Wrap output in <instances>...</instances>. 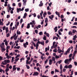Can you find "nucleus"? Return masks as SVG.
Listing matches in <instances>:
<instances>
[{"label": "nucleus", "instance_id": "1", "mask_svg": "<svg viewBox=\"0 0 77 77\" xmlns=\"http://www.w3.org/2000/svg\"><path fill=\"white\" fill-rule=\"evenodd\" d=\"M72 60V58H69V59H66L65 61V63H67V65H68L69 63V62H70V61H71Z\"/></svg>", "mask_w": 77, "mask_h": 77}, {"label": "nucleus", "instance_id": "2", "mask_svg": "<svg viewBox=\"0 0 77 77\" xmlns=\"http://www.w3.org/2000/svg\"><path fill=\"white\" fill-rule=\"evenodd\" d=\"M49 18L50 19V20H51L52 21L53 20V18H54V15H51V16H49Z\"/></svg>", "mask_w": 77, "mask_h": 77}, {"label": "nucleus", "instance_id": "3", "mask_svg": "<svg viewBox=\"0 0 77 77\" xmlns=\"http://www.w3.org/2000/svg\"><path fill=\"white\" fill-rule=\"evenodd\" d=\"M4 62L6 64L8 63H10V60H4Z\"/></svg>", "mask_w": 77, "mask_h": 77}, {"label": "nucleus", "instance_id": "4", "mask_svg": "<svg viewBox=\"0 0 77 77\" xmlns=\"http://www.w3.org/2000/svg\"><path fill=\"white\" fill-rule=\"evenodd\" d=\"M33 75L34 76H35L36 75H38V72H34V73L33 74Z\"/></svg>", "mask_w": 77, "mask_h": 77}, {"label": "nucleus", "instance_id": "5", "mask_svg": "<svg viewBox=\"0 0 77 77\" xmlns=\"http://www.w3.org/2000/svg\"><path fill=\"white\" fill-rule=\"evenodd\" d=\"M31 61H29V60H26V64L27 65L28 64H29V65H30L31 63Z\"/></svg>", "mask_w": 77, "mask_h": 77}, {"label": "nucleus", "instance_id": "6", "mask_svg": "<svg viewBox=\"0 0 77 77\" xmlns=\"http://www.w3.org/2000/svg\"><path fill=\"white\" fill-rule=\"evenodd\" d=\"M15 66H16V65H14L13 66V71H16V70L17 69V68H15Z\"/></svg>", "mask_w": 77, "mask_h": 77}, {"label": "nucleus", "instance_id": "7", "mask_svg": "<svg viewBox=\"0 0 77 77\" xmlns=\"http://www.w3.org/2000/svg\"><path fill=\"white\" fill-rule=\"evenodd\" d=\"M27 13H25L24 14V15L23 17V18H26L27 17Z\"/></svg>", "mask_w": 77, "mask_h": 77}, {"label": "nucleus", "instance_id": "8", "mask_svg": "<svg viewBox=\"0 0 77 77\" xmlns=\"http://www.w3.org/2000/svg\"><path fill=\"white\" fill-rule=\"evenodd\" d=\"M53 63V60L51 59H50L49 60V65H51Z\"/></svg>", "mask_w": 77, "mask_h": 77}, {"label": "nucleus", "instance_id": "9", "mask_svg": "<svg viewBox=\"0 0 77 77\" xmlns=\"http://www.w3.org/2000/svg\"><path fill=\"white\" fill-rule=\"evenodd\" d=\"M9 71V69L8 67H7L5 69V72H8V71Z\"/></svg>", "mask_w": 77, "mask_h": 77}, {"label": "nucleus", "instance_id": "10", "mask_svg": "<svg viewBox=\"0 0 77 77\" xmlns=\"http://www.w3.org/2000/svg\"><path fill=\"white\" fill-rule=\"evenodd\" d=\"M17 35H20L21 32H20V31H19V30H18L17 31Z\"/></svg>", "mask_w": 77, "mask_h": 77}, {"label": "nucleus", "instance_id": "11", "mask_svg": "<svg viewBox=\"0 0 77 77\" xmlns=\"http://www.w3.org/2000/svg\"><path fill=\"white\" fill-rule=\"evenodd\" d=\"M21 11V8H17V12L18 13H19V12Z\"/></svg>", "mask_w": 77, "mask_h": 77}, {"label": "nucleus", "instance_id": "12", "mask_svg": "<svg viewBox=\"0 0 77 77\" xmlns=\"http://www.w3.org/2000/svg\"><path fill=\"white\" fill-rule=\"evenodd\" d=\"M57 51L59 53H60L62 52V50L60 49H58L57 50Z\"/></svg>", "mask_w": 77, "mask_h": 77}, {"label": "nucleus", "instance_id": "13", "mask_svg": "<svg viewBox=\"0 0 77 77\" xmlns=\"http://www.w3.org/2000/svg\"><path fill=\"white\" fill-rule=\"evenodd\" d=\"M30 27V23H28L27 24V26L26 27L27 29H29Z\"/></svg>", "mask_w": 77, "mask_h": 77}, {"label": "nucleus", "instance_id": "14", "mask_svg": "<svg viewBox=\"0 0 77 77\" xmlns=\"http://www.w3.org/2000/svg\"><path fill=\"white\" fill-rule=\"evenodd\" d=\"M72 32L70 31L69 32V33H68V35H72Z\"/></svg>", "mask_w": 77, "mask_h": 77}, {"label": "nucleus", "instance_id": "15", "mask_svg": "<svg viewBox=\"0 0 77 77\" xmlns=\"http://www.w3.org/2000/svg\"><path fill=\"white\" fill-rule=\"evenodd\" d=\"M68 68H69V69L72 68V65L71 64H70L68 66Z\"/></svg>", "mask_w": 77, "mask_h": 77}, {"label": "nucleus", "instance_id": "16", "mask_svg": "<svg viewBox=\"0 0 77 77\" xmlns=\"http://www.w3.org/2000/svg\"><path fill=\"white\" fill-rule=\"evenodd\" d=\"M46 20H45V23H48V18H46Z\"/></svg>", "mask_w": 77, "mask_h": 77}, {"label": "nucleus", "instance_id": "17", "mask_svg": "<svg viewBox=\"0 0 77 77\" xmlns=\"http://www.w3.org/2000/svg\"><path fill=\"white\" fill-rule=\"evenodd\" d=\"M41 44L43 45V46H44V42L43 41V42H41Z\"/></svg>", "mask_w": 77, "mask_h": 77}, {"label": "nucleus", "instance_id": "18", "mask_svg": "<svg viewBox=\"0 0 77 77\" xmlns=\"http://www.w3.org/2000/svg\"><path fill=\"white\" fill-rule=\"evenodd\" d=\"M55 14L57 15H59V14H60L57 11L55 12Z\"/></svg>", "mask_w": 77, "mask_h": 77}, {"label": "nucleus", "instance_id": "19", "mask_svg": "<svg viewBox=\"0 0 77 77\" xmlns=\"http://www.w3.org/2000/svg\"><path fill=\"white\" fill-rule=\"evenodd\" d=\"M63 67H62V65L60 64V69H62Z\"/></svg>", "mask_w": 77, "mask_h": 77}, {"label": "nucleus", "instance_id": "20", "mask_svg": "<svg viewBox=\"0 0 77 77\" xmlns=\"http://www.w3.org/2000/svg\"><path fill=\"white\" fill-rule=\"evenodd\" d=\"M70 50H71V48H69L67 50V53H69Z\"/></svg>", "mask_w": 77, "mask_h": 77}, {"label": "nucleus", "instance_id": "21", "mask_svg": "<svg viewBox=\"0 0 77 77\" xmlns=\"http://www.w3.org/2000/svg\"><path fill=\"white\" fill-rule=\"evenodd\" d=\"M43 39H44V40H47V37L44 35V37L43 38Z\"/></svg>", "mask_w": 77, "mask_h": 77}, {"label": "nucleus", "instance_id": "22", "mask_svg": "<svg viewBox=\"0 0 77 77\" xmlns=\"http://www.w3.org/2000/svg\"><path fill=\"white\" fill-rule=\"evenodd\" d=\"M52 60L54 61H55V60H56L55 59V57H52Z\"/></svg>", "mask_w": 77, "mask_h": 77}, {"label": "nucleus", "instance_id": "23", "mask_svg": "<svg viewBox=\"0 0 77 77\" xmlns=\"http://www.w3.org/2000/svg\"><path fill=\"white\" fill-rule=\"evenodd\" d=\"M33 41L34 42H36V41H37V39H36V38L35 39V38H33Z\"/></svg>", "mask_w": 77, "mask_h": 77}, {"label": "nucleus", "instance_id": "24", "mask_svg": "<svg viewBox=\"0 0 77 77\" xmlns=\"http://www.w3.org/2000/svg\"><path fill=\"white\" fill-rule=\"evenodd\" d=\"M26 66L27 69H30V67L28 65H26Z\"/></svg>", "mask_w": 77, "mask_h": 77}, {"label": "nucleus", "instance_id": "25", "mask_svg": "<svg viewBox=\"0 0 77 77\" xmlns=\"http://www.w3.org/2000/svg\"><path fill=\"white\" fill-rule=\"evenodd\" d=\"M72 31L73 33H75V32H76V30H75L74 29H73Z\"/></svg>", "mask_w": 77, "mask_h": 77}, {"label": "nucleus", "instance_id": "26", "mask_svg": "<svg viewBox=\"0 0 77 77\" xmlns=\"http://www.w3.org/2000/svg\"><path fill=\"white\" fill-rule=\"evenodd\" d=\"M59 72V71L58 70H57L56 69H55V72Z\"/></svg>", "mask_w": 77, "mask_h": 77}, {"label": "nucleus", "instance_id": "27", "mask_svg": "<svg viewBox=\"0 0 77 77\" xmlns=\"http://www.w3.org/2000/svg\"><path fill=\"white\" fill-rule=\"evenodd\" d=\"M6 50V49H5L4 48H3V49H2V50L1 51L2 52H3L4 51H5Z\"/></svg>", "mask_w": 77, "mask_h": 77}, {"label": "nucleus", "instance_id": "28", "mask_svg": "<svg viewBox=\"0 0 77 77\" xmlns=\"http://www.w3.org/2000/svg\"><path fill=\"white\" fill-rule=\"evenodd\" d=\"M42 14H43V11H42V10H41V13L40 14L41 17H42Z\"/></svg>", "mask_w": 77, "mask_h": 77}, {"label": "nucleus", "instance_id": "29", "mask_svg": "<svg viewBox=\"0 0 77 77\" xmlns=\"http://www.w3.org/2000/svg\"><path fill=\"white\" fill-rule=\"evenodd\" d=\"M54 52H55V53H56L57 52V49H55L54 50H53Z\"/></svg>", "mask_w": 77, "mask_h": 77}, {"label": "nucleus", "instance_id": "30", "mask_svg": "<svg viewBox=\"0 0 77 77\" xmlns=\"http://www.w3.org/2000/svg\"><path fill=\"white\" fill-rule=\"evenodd\" d=\"M76 53H77V51L75 50L74 51V52H73V54H76Z\"/></svg>", "mask_w": 77, "mask_h": 77}, {"label": "nucleus", "instance_id": "31", "mask_svg": "<svg viewBox=\"0 0 77 77\" xmlns=\"http://www.w3.org/2000/svg\"><path fill=\"white\" fill-rule=\"evenodd\" d=\"M32 24H33L35 25V20H32Z\"/></svg>", "mask_w": 77, "mask_h": 77}, {"label": "nucleus", "instance_id": "32", "mask_svg": "<svg viewBox=\"0 0 77 77\" xmlns=\"http://www.w3.org/2000/svg\"><path fill=\"white\" fill-rule=\"evenodd\" d=\"M39 35H42L43 34V33H42V32H39Z\"/></svg>", "mask_w": 77, "mask_h": 77}, {"label": "nucleus", "instance_id": "33", "mask_svg": "<svg viewBox=\"0 0 77 77\" xmlns=\"http://www.w3.org/2000/svg\"><path fill=\"white\" fill-rule=\"evenodd\" d=\"M71 28H75V29H77V26H71Z\"/></svg>", "mask_w": 77, "mask_h": 77}, {"label": "nucleus", "instance_id": "34", "mask_svg": "<svg viewBox=\"0 0 77 77\" xmlns=\"http://www.w3.org/2000/svg\"><path fill=\"white\" fill-rule=\"evenodd\" d=\"M9 36H10V34H9V33L7 34V35H6L7 37H9Z\"/></svg>", "mask_w": 77, "mask_h": 77}, {"label": "nucleus", "instance_id": "35", "mask_svg": "<svg viewBox=\"0 0 77 77\" xmlns=\"http://www.w3.org/2000/svg\"><path fill=\"white\" fill-rule=\"evenodd\" d=\"M23 46L25 48H26V47H27V45H26L25 43L23 44Z\"/></svg>", "mask_w": 77, "mask_h": 77}, {"label": "nucleus", "instance_id": "36", "mask_svg": "<svg viewBox=\"0 0 77 77\" xmlns=\"http://www.w3.org/2000/svg\"><path fill=\"white\" fill-rule=\"evenodd\" d=\"M5 45H6V46H8V42H6L5 43Z\"/></svg>", "mask_w": 77, "mask_h": 77}, {"label": "nucleus", "instance_id": "37", "mask_svg": "<svg viewBox=\"0 0 77 77\" xmlns=\"http://www.w3.org/2000/svg\"><path fill=\"white\" fill-rule=\"evenodd\" d=\"M55 58L56 59H59V56L57 55H56L55 56Z\"/></svg>", "mask_w": 77, "mask_h": 77}, {"label": "nucleus", "instance_id": "38", "mask_svg": "<svg viewBox=\"0 0 77 77\" xmlns=\"http://www.w3.org/2000/svg\"><path fill=\"white\" fill-rule=\"evenodd\" d=\"M42 6H43V3H42V4H40L39 5V6H40V7Z\"/></svg>", "mask_w": 77, "mask_h": 77}, {"label": "nucleus", "instance_id": "39", "mask_svg": "<svg viewBox=\"0 0 77 77\" xmlns=\"http://www.w3.org/2000/svg\"><path fill=\"white\" fill-rule=\"evenodd\" d=\"M18 5H19V7H21V3H19L18 4Z\"/></svg>", "mask_w": 77, "mask_h": 77}, {"label": "nucleus", "instance_id": "40", "mask_svg": "<svg viewBox=\"0 0 77 77\" xmlns=\"http://www.w3.org/2000/svg\"><path fill=\"white\" fill-rule=\"evenodd\" d=\"M18 37V36H16L14 38V40H17V38Z\"/></svg>", "mask_w": 77, "mask_h": 77}, {"label": "nucleus", "instance_id": "41", "mask_svg": "<svg viewBox=\"0 0 77 77\" xmlns=\"http://www.w3.org/2000/svg\"><path fill=\"white\" fill-rule=\"evenodd\" d=\"M48 15H51V12L50 11H48Z\"/></svg>", "mask_w": 77, "mask_h": 77}, {"label": "nucleus", "instance_id": "42", "mask_svg": "<svg viewBox=\"0 0 77 77\" xmlns=\"http://www.w3.org/2000/svg\"><path fill=\"white\" fill-rule=\"evenodd\" d=\"M9 24H10V21H8V23L6 24L7 26H8V25H9Z\"/></svg>", "mask_w": 77, "mask_h": 77}, {"label": "nucleus", "instance_id": "43", "mask_svg": "<svg viewBox=\"0 0 77 77\" xmlns=\"http://www.w3.org/2000/svg\"><path fill=\"white\" fill-rule=\"evenodd\" d=\"M58 34H59L60 35H62V33H61V32H60V31H58Z\"/></svg>", "mask_w": 77, "mask_h": 77}, {"label": "nucleus", "instance_id": "44", "mask_svg": "<svg viewBox=\"0 0 77 77\" xmlns=\"http://www.w3.org/2000/svg\"><path fill=\"white\" fill-rule=\"evenodd\" d=\"M35 32L36 33V34H38V30H35Z\"/></svg>", "mask_w": 77, "mask_h": 77}, {"label": "nucleus", "instance_id": "45", "mask_svg": "<svg viewBox=\"0 0 77 77\" xmlns=\"http://www.w3.org/2000/svg\"><path fill=\"white\" fill-rule=\"evenodd\" d=\"M72 56V54H71L69 55V57H71Z\"/></svg>", "mask_w": 77, "mask_h": 77}, {"label": "nucleus", "instance_id": "46", "mask_svg": "<svg viewBox=\"0 0 77 77\" xmlns=\"http://www.w3.org/2000/svg\"><path fill=\"white\" fill-rule=\"evenodd\" d=\"M62 63V60H60L59 61H58V63L59 64H60V63Z\"/></svg>", "mask_w": 77, "mask_h": 77}, {"label": "nucleus", "instance_id": "47", "mask_svg": "<svg viewBox=\"0 0 77 77\" xmlns=\"http://www.w3.org/2000/svg\"><path fill=\"white\" fill-rule=\"evenodd\" d=\"M57 46V44L55 45H54V48H56V47Z\"/></svg>", "mask_w": 77, "mask_h": 77}, {"label": "nucleus", "instance_id": "48", "mask_svg": "<svg viewBox=\"0 0 77 77\" xmlns=\"http://www.w3.org/2000/svg\"><path fill=\"white\" fill-rule=\"evenodd\" d=\"M3 60V57L0 56V60Z\"/></svg>", "mask_w": 77, "mask_h": 77}, {"label": "nucleus", "instance_id": "49", "mask_svg": "<svg viewBox=\"0 0 77 77\" xmlns=\"http://www.w3.org/2000/svg\"><path fill=\"white\" fill-rule=\"evenodd\" d=\"M37 69L38 71H40V69H39V67H38L37 68Z\"/></svg>", "mask_w": 77, "mask_h": 77}, {"label": "nucleus", "instance_id": "50", "mask_svg": "<svg viewBox=\"0 0 77 77\" xmlns=\"http://www.w3.org/2000/svg\"><path fill=\"white\" fill-rule=\"evenodd\" d=\"M23 22V18H22L21 19H20V23L21 24V23H22Z\"/></svg>", "mask_w": 77, "mask_h": 77}, {"label": "nucleus", "instance_id": "51", "mask_svg": "<svg viewBox=\"0 0 77 77\" xmlns=\"http://www.w3.org/2000/svg\"><path fill=\"white\" fill-rule=\"evenodd\" d=\"M48 62V59H47L46 61H45V64L47 63V62Z\"/></svg>", "mask_w": 77, "mask_h": 77}, {"label": "nucleus", "instance_id": "52", "mask_svg": "<svg viewBox=\"0 0 77 77\" xmlns=\"http://www.w3.org/2000/svg\"><path fill=\"white\" fill-rule=\"evenodd\" d=\"M25 11L26 12H28L29 11V9L27 8V9H25Z\"/></svg>", "mask_w": 77, "mask_h": 77}, {"label": "nucleus", "instance_id": "53", "mask_svg": "<svg viewBox=\"0 0 77 77\" xmlns=\"http://www.w3.org/2000/svg\"><path fill=\"white\" fill-rule=\"evenodd\" d=\"M10 17V15H7V18H9Z\"/></svg>", "mask_w": 77, "mask_h": 77}, {"label": "nucleus", "instance_id": "54", "mask_svg": "<svg viewBox=\"0 0 77 77\" xmlns=\"http://www.w3.org/2000/svg\"><path fill=\"white\" fill-rule=\"evenodd\" d=\"M49 42V40H47L46 42H45V43L46 44H47V43H48V42Z\"/></svg>", "mask_w": 77, "mask_h": 77}, {"label": "nucleus", "instance_id": "55", "mask_svg": "<svg viewBox=\"0 0 77 77\" xmlns=\"http://www.w3.org/2000/svg\"><path fill=\"white\" fill-rule=\"evenodd\" d=\"M5 29H6V26H4L3 27V30H5Z\"/></svg>", "mask_w": 77, "mask_h": 77}, {"label": "nucleus", "instance_id": "56", "mask_svg": "<svg viewBox=\"0 0 77 77\" xmlns=\"http://www.w3.org/2000/svg\"><path fill=\"white\" fill-rule=\"evenodd\" d=\"M64 18V16H63V15H61V18Z\"/></svg>", "mask_w": 77, "mask_h": 77}, {"label": "nucleus", "instance_id": "57", "mask_svg": "<svg viewBox=\"0 0 77 77\" xmlns=\"http://www.w3.org/2000/svg\"><path fill=\"white\" fill-rule=\"evenodd\" d=\"M1 64H2L3 65H6V63H3V62Z\"/></svg>", "mask_w": 77, "mask_h": 77}, {"label": "nucleus", "instance_id": "58", "mask_svg": "<svg viewBox=\"0 0 77 77\" xmlns=\"http://www.w3.org/2000/svg\"><path fill=\"white\" fill-rule=\"evenodd\" d=\"M64 68H66V69H68V66L66 65L64 66Z\"/></svg>", "mask_w": 77, "mask_h": 77}, {"label": "nucleus", "instance_id": "59", "mask_svg": "<svg viewBox=\"0 0 77 77\" xmlns=\"http://www.w3.org/2000/svg\"><path fill=\"white\" fill-rule=\"evenodd\" d=\"M20 42H24V40L23 39L22 40H20Z\"/></svg>", "mask_w": 77, "mask_h": 77}, {"label": "nucleus", "instance_id": "60", "mask_svg": "<svg viewBox=\"0 0 77 77\" xmlns=\"http://www.w3.org/2000/svg\"><path fill=\"white\" fill-rule=\"evenodd\" d=\"M12 25H13V23H11L10 25V27H12Z\"/></svg>", "mask_w": 77, "mask_h": 77}, {"label": "nucleus", "instance_id": "61", "mask_svg": "<svg viewBox=\"0 0 77 77\" xmlns=\"http://www.w3.org/2000/svg\"><path fill=\"white\" fill-rule=\"evenodd\" d=\"M46 36H47V37H49V34L48 33H46Z\"/></svg>", "mask_w": 77, "mask_h": 77}, {"label": "nucleus", "instance_id": "62", "mask_svg": "<svg viewBox=\"0 0 77 77\" xmlns=\"http://www.w3.org/2000/svg\"><path fill=\"white\" fill-rule=\"evenodd\" d=\"M24 59H25L24 58H21L20 59V60H24Z\"/></svg>", "mask_w": 77, "mask_h": 77}, {"label": "nucleus", "instance_id": "63", "mask_svg": "<svg viewBox=\"0 0 77 77\" xmlns=\"http://www.w3.org/2000/svg\"><path fill=\"white\" fill-rule=\"evenodd\" d=\"M73 24V25H77V22H74Z\"/></svg>", "mask_w": 77, "mask_h": 77}, {"label": "nucleus", "instance_id": "64", "mask_svg": "<svg viewBox=\"0 0 77 77\" xmlns=\"http://www.w3.org/2000/svg\"><path fill=\"white\" fill-rule=\"evenodd\" d=\"M75 65L77 66V62H74Z\"/></svg>", "mask_w": 77, "mask_h": 77}]
</instances>
